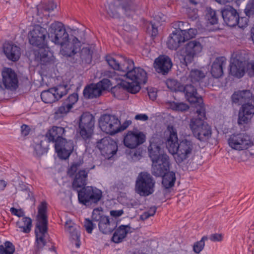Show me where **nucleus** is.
Instances as JSON below:
<instances>
[{
	"instance_id": "nucleus-1",
	"label": "nucleus",
	"mask_w": 254,
	"mask_h": 254,
	"mask_svg": "<svg viewBox=\"0 0 254 254\" xmlns=\"http://www.w3.org/2000/svg\"><path fill=\"white\" fill-rule=\"evenodd\" d=\"M167 131L169 134L166 142V147L170 153L176 155L175 158L177 162L182 163L192 153L194 144L187 139L182 140L179 143L177 130L172 126L167 127Z\"/></svg>"
},
{
	"instance_id": "nucleus-2",
	"label": "nucleus",
	"mask_w": 254,
	"mask_h": 254,
	"mask_svg": "<svg viewBox=\"0 0 254 254\" xmlns=\"http://www.w3.org/2000/svg\"><path fill=\"white\" fill-rule=\"evenodd\" d=\"M47 205L46 201H42L38 207V222L35 229L36 240L34 254H39L47 243L46 238L48 235Z\"/></svg>"
},
{
	"instance_id": "nucleus-3",
	"label": "nucleus",
	"mask_w": 254,
	"mask_h": 254,
	"mask_svg": "<svg viewBox=\"0 0 254 254\" xmlns=\"http://www.w3.org/2000/svg\"><path fill=\"white\" fill-rule=\"evenodd\" d=\"M149 156L152 162V172L155 176H160L170 169L169 156L158 143L151 142L148 148Z\"/></svg>"
},
{
	"instance_id": "nucleus-4",
	"label": "nucleus",
	"mask_w": 254,
	"mask_h": 254,
	"mask_svg": "<svg viewBox=\"0 0 254 254\" xmlns=\"http://www.w3.org/2000/svg\"><path fill=\"white\" fill-rule=\"evenodd\" d=\"M123 72V76L127 80L135 82L141 84L146 83L147 73L140 67H135L132 60L124 56V60L120 63V70Z\"/></svg>"
},
{
	"instance_id": "nucleus-5",
	"label": "nucleus",
	"mask_w": 254,
	"mask_h": 254,
	"mask_svg": "<svg viewBox=\"0 0 254 254\" xmlns=\"http://www.w3.org/2000/svg\"><path fill=\"white\" fill-rule=\"evenodd\" d=\"M205 116L202 117L197 114V117L192 118L189 126L194 136L201 142H207L211 137L212 130L210 126L204 121Z\"/></svg>"
},
{
	"instance_id": "nucleus-6",
	"label": "nucleus",
	"mask_w": 254,
	"mask_h": 254,
	"mask_svg": "<svg viewBox=\"0 0 254 254\" xmlns=\"http://www.w3.org/2000/svg\"><path fill=\"white\" fill-rule=\"evenodd\" d=\"M111 74V75H109L110 77L116 80H121L120 83L111 88V93L115 97L119 99H122L126 90L132 94L136 93L140 90L141 84L129 80L125 81L120 78H118L115 71L112 72Z\"/></svg>"
},
{
	"instance_id": "nucleus-7",
	"label": "nucleus",
	"mask_w": 254,
	"mask_h": 254,
	"mask_svg": "<svg viewBox=\"0 0 254 254\" xmlns=\"http://www.w3.org/2000/svg\"><path fill=\"white\" fill-rule=\"evenodd\" d=\"M155 181L152 177L146 172L140 173L136 181V192L141 196H148L154 191Z\"/></svg>"
},
{
	"instance_id": "nucleus-8",
	"label": "nucleus",
	"mask_w": 254,
	"mask_h": 254,
	"mask_svg": "<svg viewBox=\"0 0 254 254\" xmlns=\"http://www.w3.org/2000/svg\"><path fill=\"white\" fill-rule=\"evenodd\" d=\"M77 192L79 202L85 205L98 202L102 195L101 190L90 186L83 187Z\"/></svg>"
},
{
	"instance_id": "nucleus-9",
	"label": "nucleus",
	"mask_w": 254,
	"mask_h": 254,
	"mask_svg": "<svg viewBox=\"0 0 254 254\" xmlns=\"http://www.w3.org/2000/svg\"><path fill=\"white\" fill-rule=\"evenodd\" d=\"M49 38L55 44L61 45L69 39V35L61 22H54L49 28Z\"/></svg>"
},
{
	"instance_id": "nucleus-10",
	"label": "nucleus",
	"mask_w": 254,
	"mask_h": 254,
	"mask_svg": "<svg viewBox=\"0 0 254 254\" xmlns=\"http://www.w3.org/2000/svg\"><path fill=\"white\" fill-rule=\"evenodd\" d=\"M95 124V118L89 113H84L80 117L79 122V134L84 140L91 137Z\"/></svg>"
},
{
	"instance_id": "nucleus-11",
	"label": "nucleus",
	"mask_w": 254,
	"mask_h": 254,
	"mask_svg": "<svg viewBox=\"0 0 254 254\" xmlns=\"http://www.w3.org/2000/svg\"><path fill=\"white\" fill-rule=\"evenodd\" d=\"M185 97L190 103L196 104V113L199 116H205V108L202 97L198 95L196 88L191 84H187L184 88Z\"/></svg>"
},
{
	"instance_id": "nucleus-12",
	"label": "nucleus",
	"mask_w": 254,
	"mask_h": 254,
	"mask_svg": "<svg viewBox=\"0 0 254 254\" xmlns=\"http://www.w3.org/2000/svg\"><path fill=\"white\" fill-rule=\"evenodd\" d=\"M119 5L111 3L107 10L108 14L113 17L118 18L120 16L119 10L120 8L127 16L131 15L135 10V5L131 0H117Z\"/></svg>"
},
{
	"instance_id": "nucleus-13",
	"label": "nucleus",
	"mask_w": 254,
	"mask_h": 254,
	"mask_svg": "<svg viewBox=\"0 0 254 254\" xmlns=\"http://www.w3.org/2000/svg\"><path fill=\"white\" fill-rule=\"evenodd\" d=\"M119 125V119L115 115L105 114L99 119V126L101 130L110 135L118 133Z\"/></svg>"
},
{
	"instance_id": "nucleus-14",
	"label": "nucleus",
	"mask_w": 254,
	"mask_h": 254,
	"mask_svg": "<svg viewBox=\"0 0 254 254\" xmlns=\"http://www.w3.org/2000/svg\"><path fill=\"white\" fill-rule=\"evenodd\" d=\"M47 31L46 29L37 25L33 27L28 34L29 43L38 48H43L47 46L46 40Z\"/></svg>"
},
{
	"instance_id": "nucleus-15",
	"label": "nucleus",
	"mask_w": 254,
	"mask_h": 254,
	"mask_svg": "<svg viewBox=\"0 0 254 254\" xmlns=\"http://www.w3.org/2000/svg\"><path fill=\"white\" fill-rule=\"evenodd\" d=\"M228 142L229 146L232 149L239 151L246 150L253 145L250 136L244 133L231 134Z\"/></svg>"
},
{
	"instance_id": "nucleus-16",
	"label": "nucleus",
	"mask_w": 254,
	"mask_h": 254,
	"mask_svg": "<svg viewBox=\"0 0 254 254\" xmlns=\"http://www.w3.org/2000/svg\"><path fill=\"white\" fill-rule=\"evenodd\" d=\"M202 50L201 43L197 41L193 40L188 43L181 55V59L185 64L191 63L193 61L194 58L199 54Z\"/></svg>"
},
{
	"instance_id": "nucleus-17",
	"label": "nucleus",
	"mask_w": 254,
	"mask_h": 254,
	"mask_svg": "<svg viewBox=\"0 0 254 254\" xmlns=\"http://www.w3.org/2000/svg\"><path fill=\"white\" fill-rule=\"evenodd\" d=\"M96 147L106 158L110 159L118 150L117 142L109 136L105 137L96 142Z\"/></svg>"
},
{
	"instance_id": "nucleus-18",
	"label": "nucleus",
	"mask_w": 254,
	"mask_h": 254,
	"mask_svg": "<svg viewBox=\"0 0 254 254\" xmlns=\"http://www.w3.org/2000/svg\"><path fill=\"white\" fill-rule=\"evenodd\" d=\"M145 141V135L136 129L128 131L124 135V145L130 149L136 148L144 143Z\"/></svg>"
},
{
	"instance_id": "nucleus-19",
	"label": "nucleus",
	"mask_w": 254,
	"mask_h": 254,
	"mask_svg": "<svg viewBox=\"0 0 254 254\" xmlns=\"http://www.w3.org/2000/svg\"><path fill=\"white\" fill-rule=\"evenodd\" d=\"M2 85L4 87L14 90L18 86V79L16 73L11 68L4 67L1 71Z\"/></svg>"
},
{
	"instance_id": "nucleus-20",
	"label": "nucleus",
	"mask_w": 254,
	"mask_h": 254,
	"mask_svg": "<svg viewBox=\"0 0 254 254\" xmlns=\"http://www.w3.org/2000/svg\"><path fill=\"white\" fill-rule=\"evenodd\" d=\"M78 100L77 93H74L70 95L63 102L62 105L58 108L55 113V118L60 119L65 116L73 108V106Z\"/></svg>"
},
{
	"instance_id": "nucleus-21",
	"label": "nucleus",
	"mask_w": 254,
	"mask_h": 254,
	"mask_svg": "<svg viewBox=\"0 0 254 254\" xmlns=\"http://www.w3.org/2000/svg\"><path fill=\"white\" fill-rule=\"evenodd\" d=\"M55 148L59 157L66 160L73 152V141L71 140H67L64 138L60 142L55 144Z\"/></svg>"
},
{
	"instance_id": "nucleus-22",
	"label": "nucleus",
	"mask_w": 254,
	"mask_h": 254,
	"mask_svg": "<svg viewBox=\"0 0 254 254\" xmlns=\"http://www.w3.org/2000/svg\"><path fill=\"white\" fill-rule=\"evenodd\" d=\"M80 42L75 37L61 45L60 52L64 56L72 57L80 50Z\"/></svg>"
},
{
	"instance_id": "nucleus-23",
	"label": "nucleus",
	"mask_w": 254,
	"mask_h": 254,
	"mask_svg": "<svg viewBox=\"0 0 254 254\" xmlns=\"http://www.w3.org/2000/svg\"><path fill=\"white\" fill-rule=\"evenodd\" d=\"M172 66L171 59L167 56L161 55L154 62V67L156 72L162 75L167 74Z\"/></svg>"
},
{
	"instance_id": "nucleus-24",
	"label": "nucleus",
	"mask_w": 254,
	"mask_h": 254,
	"mask_svg": "<svg viewBox=\"0 0 254 254\" xmlns=\"http://www.w3.org/2000/svg\"><path fill=\"white\" fill-rule=\"evenodd\" d=\"M221 13L224 22L228 26L234 27L237 25L239 13L233 7L226 5L221 9Z\"/></svg>"
},
{
	"instance_id": "nucleus-25",
	"label": "nucleus",
	"mask_w": 254,
	"mask_h": 254,
	"mask_svg": "<svg viewBox=\"0 0 254 254\" xmlns=\"http://www.w3.org/2000/svg\"><path fill=\"white\" fill-rule=\"evenodd\" d=\"M35 59L41 64L48 65L53 62L54 57L47 46L35 52Z\"/></svg>"
},
{
	"instance_id": "nucleus-26",
	"label": "nucleus",
	"mask_w": 254,
	"mask_h": 254,
	"mask_svg": "<svg viewBox=\"0 0 254 254\" xmlns=\"http://www.w3.org/2000/svg\"><path fill=\"white\" fill-rule=\"evenodd\" d=\"M3 51L6 58L12 62L17 61L20 57V48L11 42H5L3 45Z\"/></svg>"
},
{
	"instance_id": "nucleus-27",
	"label": "nucleus",
	"mask_w": 254,
	"mask_h": 254,
	"mask_svg": "<svg viewBox=\"0 0 254 254\" xmlns=\"http://www.w3.org/2000/svg\"><path fill=\"white\" fill-rule=\"evenodd\" d=\"M65 130L61 127L53 126L46 134V137L49 142L57 144L64 138Z\"/></svg>"
},
{
	"instance_id": "nucleus-28",
	"label": "nucleus",
	"mask_w": 254,
	"mask_h": 254,
	"mask_svg": "<svg viewBox=\"0 0 254 254\" xmlns=\"http://www.w3.org/2000/svg\"><path fill=\"white\" fill-rule=\"evenodd\" d=\"M226 64V59L225 58L223 57L217 58L211 65L210 72L212 76L215 78H218L222 76L223 74V68Z\"/></svg>"
},
{
	"instance_id": "nucleus-29",
	"label": "nucleus",
	"mask_w": 254,
	"mask_h": 254,
	"mask_svg": "<svg viewBox=\"0 0 254 254\" xmlns=\"http://www.w3.org/2000/svg\"><path fill=\"white\" fill-rule=\"evenodd\" d=\"M180 32L179 31H174L169 35L167 42L169 49L176 50L182 43L185 42L184 37H182Z\"/></svg>"
},
{
	"instance_id": "nucleus-30",
	"label": "nucleus",
	"mask_w": 254,
	"mask_h": 254,
	"mask_svg": "<svg viewBox=\"0 0 254 254\" xmlns=\"http://www.w3.org/2000/svg\"><path fill=\"white\" fill-rule=\"evenodd\" d=\"M88 172L85 170H80L76 174L72 186L74 190L77 191L78 188L85 187L87 184Z\"/></svg>"
},
{
	"instance_id": "nucleus-31",
	"label": "nucleus",
	"mask_w": 254,
	"mask_h": 254,
	"mask_svg": "<svg viewBox=\"0 0 254 254\" xmlns=\"http://www.w3.org/2000/svg\"><path fill=\"white\" fill-rule=\"evenodd\" d=\"M130 229L129 225H121L117 228L113 234L112 240L115 243H120L123 241Z\"/></svg>"
},
{
	"instance_id": "nucleus-32",
	"label": "nucleus",
	"mask_w": 254,
	"mask_h": 254,
	"mask_svg": "<svg viewBox=\"0 0 254 254\" xmlns=\"http://www.w3.org/2000/svg\"><path fill=\"white\" fill-rule=\"evenodd\" d=\"M98 227L103 234L111 233L116 227L114 222L110 221L108 216H104L99 221Z\"/></svg>"
},
{
	"instance_id": "nucleus-33",
	"label": "nucleus",
	"mask_w": 254,
	"mask_h": 254,
	"mask_svg": "<svg viewBox=\"0 0 254 254\" xmlns=\"http://www.w3.org/2000/svg\"><path fill=\"white\" fill-rule=\"evenodd\" d=\"M242 63H238L237 61H231L230 64V74L232 76L237 77H242L245 73V66L242 64Z\"/></svg>"
},
{
	"instance_id": "nucleus-34",
	"label": "nucleus",
	"mask_w": 254,
	"mask_h": 254,
	"mask_svg": "<svg viewBox=\"0 0 254 254\" xmlns=\"http://www.w3.org/2000/svg\"><path fill=\"white\" fill-rule=\"evenodd\" d=\"M83 94L85 98L93 99L99 97L102 91L97 84H91L84 88Z\"/></svg>"
},
{
	"instance_id": "nucleus-35",
	"label": "nucleus",
	"mask_w": 254,
	"mask_h": 254,
	"mask_svg": "<svg viewBox=\"0 0 254 254\" xmlns=\"http://www.w3.org/2000/svg\"><path fill=\"white\" fill-rule=\"evenodd\" d=\"M252 93L249 90H244L242 91H238L232 96V99L233 102L237 103L239 102L246 101L250 98H252L253 101L254 102L253 97Z\"/></svg>"
},
{
	"instance_id": "nucleus-36",
	"label": "nucleus",
	"mask_w": 254,
	"mask_h": 254,
	"mask_svg": "<svg viewBox=\"0 0 254 254\" xmlns=\"http://www.w3.org/2000/svg\"><path fill=\"white\" fill-rule=\"evenodd\" d=\"M16 226L20 229V231L29 233L32 228V220L28 217L24 216L17 221Z\"/></svg>"
},
{
	"instance_id": "nucleus-37",
	"label": "nucleus",
	"mask_w": 254,
	"mask_h": 254,
	"mask_svg": "<svg viewBox=\"0 0 254 254\" xmlns=\"http://www.w3.org/2000/svg\"><path fill=\"white\" fill-rule=\"evenodd\" d=\"M163 177L162 184L165 189H169L173 187L176 181L175 173L172 171L165 172Z\"/></svg>"
},
{
	"instance_id": "nucleus-38",
	"label": "nucleus",
	"mask_w": 254,
	"mask_h": 254,
	"mask_svg": "<svg viewBox=\"0 0 254 254\" xmlns=\"http://www.w3.org/2000/svg\"><path fill=\"white\" fill-rule=\"evenodd\" d=\"M124 60V56L118 55L116 57L107 56L106 61L109 65L113 69L120 70V63Z\"/></svg>"
},
{
	"instance_id": "nucleus-39",
	"label": "nucleus",
	"mask_w": 254,
	"mask_h": 254,
	"mask_svg": "<svg viewBox=\"0 0 254 254\" xmlns=\"http://www.w3.org/2000/svg\"><path fill=\"white\" fill-rule=\"evenodd\" d=\"M65 230L69 233L73 239L78 240L80 237V234L77 230L76 226L71 220H67L64 226Z\"/></svg>"
},
{
	"instance_id": "nucleus-40",
	"label": "nucleus",
	"mask_w": 254,
	"mask_h": 254,
	"mask_svg": "<svg viewBox=\"0 0 254 254\" xmlns=\"http://www.w3.org/2000/svg\"><path fill=\"white\" fill-rule=\"evenodd\" d=\"M67 85H60L54 88H51L56 97L57 101L62 98L67 93Z\"/></svg>"
},
{
	"instance_id": "nucleus-41",
	"label": "nucleus",
	"mask_w": 254,
	"mask_h": 254,
	"mask_svg": "<svg viewBox=\"0 0 254 254\" xmlns=\"http://www.w3.org/2000/svg\"><path fill=\"white\" fill-rule=\"evenodd\" d=\"M167 105L168 108L175 111L185 112L189 109V106L187 104L182 102H169Z\"/></svg>"
},
{
	"instance_id": "nucleus-42",
	"label": "nucleus",
	"mask_w": 254,
	"mask_h": 254,
	"mask_svg": "<svg viewBox=\"0 0 254 254\" xmlns=\"http://www.w3.org/2000/svg\"><path fill=\"white\" fill-rule=\"evenodd\" d=\"M54 93L51 91V88L43 91L41 93V98L45 103L51 104L57 101Z\"/></svg>"
},
{
	"instance_id": "nucleus-43",
	"label": "nucleus",
	"mask_w": 254,
	"mask_h": 254,
	"mask_svg": "<svg viewBox=\"0 0 254 254\" xmlns=\"http://www.w3.org/2000/svg\"><path fill=\"white\" fill-rule=\"evenodd\" d=\"M14 252L15 247L9 241H6L0 245V254H13Z\"/></svg>"
},
{
	"instance_id": "nucleus-44",
	"label": "nucleus",
	"mask_w": 254,
	"mask_h": 254,
	"mask_svg": "<svg viewBox=\"0 0 254 254\" xmlns=\"http://www.w3.org/2000/svg\"><path fill=\"white\" fill-rule=\"evenodd\" d=\"M205 74L201 70L198 69H192L190 72L189 78L192 83L198 82L205 77Z\"/></svg>"
},
{
	"instance_id": "nucleus-45",
	"label": "nucleus",
	"mask_w": 254,
	"mask_h": 254,
	"mask_svg": "<svg viewBox=\"0 0 254 254\" xmlns=\"http://www.w3.org/2000/svg\"><path fill=\"white\" fill-rule=\"evenodd\" d=\"M245 53L242 51H237L232 55L231 61H237L238 63L241 62L242 64L246 65Z\"/></svg>"
},
{
	"instance_id": "nucleus-46",
	"label": "nucleus",
	"mask_w": 254,
	"mask_h": 254,
	"mask_svg": "<svg viewBox=\"0 0 254 254\" xmlns=\"http://www.w3.org/2000/svg\"><path fill=\"white\" fill-rule=\"evenodd\" d=\"M205 17L207 20L212 25L215 24L218 22V18L216 16V11L211 8L207 9V13Z\"/></svg>"
},
{
	"instance_id": "nucleus-47",
	"label": "nucleus",
	"mask_w": 254,
	"mask_h": 254,
	"mask_svg": "<svg viewBox=\"0 0 254 254\" xmlns=\"http://www.w3.org/2000/svg\"><path fill=\"white\" fill-rule=\"evenodd\" d=\"M197 32V30L195 28H191L190 27L187 28V30L182 34V37H184L185 42L194 38Z\"/></svg>"
},
{
	"instance_id": "nucleus-48",
	"label": "nucleus",
	"mask_w": 254,
	"mask_h": 254,
	"mask_svg": "<svg viewBox=\"0 0 254 254\" xmlns=\"http://www.w3.org/2000/svg\"><path fill=\"white\" fill-rule=\"evenodd\" d=\"M208 239L207 237L203 236L201 239L194 244L193 250L196 253L199 254L203 249L205 245V241Z\"/></svg>"
},
{
	"instance_id": "nucleus-49",
	"label": "nucleus",
	"mask_w": 254,
	"mask_h": 254,
	"mask_svg": "<svg viewBox=\"0 0 254 254\" xmlns=\"http://www.w3.org/2000/svg\"><path fill=\"white\" fill-rule=\"evenodd\" d=\"M82 164L81 162H77L73 163L67 170V175L70 178L73 177L76 175V173L79 167Z\"/></svg>"
},
{
	"instance_id": "nucleus-50",
	"label": "nucleus",
	"mask_w": 254,
	"mask_h": 254,
	"mask_svg": "<svg viewBox=\"0 0 254 254\" xmlns=\"http://www.w3.org/2000/svg\"><path fill=\"white\" fill-rule=\"evenodd\" d=\"M97 85L100 88L101 91L109 89L112 86L111 81L107 78H104L100 82H98Z\"/></svg>"
},
{
	"instance_id": "nucleus-51",
	"label": "nucleus",
	"mask_w": 254,
	"mask_h": 254,
	"mask_svg": "<svg viewBox=\"0 0 254 254\" xmlns=\"http://www.w3.org/2000/svg\"><path fill=\"white\" fill-rule=\"evenodd\" d=\"M166 85L168 88L172 91H177L179 90L180 83L176 80H167L166 81Z\"/></svg>"
},
{
	"instance_id": "nucleus-52",
	"label": "nucleus",
	"mask_w": 254,
	"mask_h": 254,
	"mask_svg": "<svg viewBox=\"0 0 254 254\" xmlns=\"http://www.w3.org/2000/svg\"><path fill=\"white\" fill-rule=\"evenodd\" d=\"M245 12L249 17L254 15V0H249L245 9Z\"/></svg>"
},
{
	"instance_id": "nucleus-53",
	"label": "nucleus",
	"mask_w": 254,
	"mask_h": 254,
	"mask_svg": "<svg viewBox=\"0 0 254 254\" xmlns=\"http://www.w3.org/2000/svg\"><path fill=\"white\" fill-rule=\"evenodd\" d=\"M175 25L177 27L175 31H181V34H182L184 32L187 30V28L190 27V25L188 22L183 21H178Z\"/></svg>"
},
{
	"instance_id": "nucleus-54",
	"label": "nucleus",
	"mask_w": 254,
	"mask_h": 254,
	"mask_svg": "<svg viewBox=\"0 0 254 254\" xmlns=\"http://www.w3.org/2000/svg\"><path fill=\"white\" fill-rule=\"evenodd\" d=\"M84 226L88 233H92L94 227V225L91 220L89 219H85L84 221Z\"/></svg>"
},
{
	"instance_id": "nucleus-55",
	"label": "nucleus",
	"mask_w": 254,
	"mask_h": 254,
	"mask_svg": "<svg viewBox=\"0 0 254 254\" xmlns=\"http://www.w3.org/2000/svg\"><path fill=\"white\" fill-rule=\"evenodd\" d=\"M237 21L238 24H237V25L241 28H244L248 26L249 19L246 17L240 18L239 16V18L237 19Z\"/></svg>"
},
{
	"instance_id": "nucleus-56",
	"label": "nucleus",
	"mask_w": 254,
	"mask_h": 254,
	"mask_svg": "<svg viewBox=\"0 0 254 254\" xmlns=\"http://www.w3.org/2000/svg\"><path fill=\"white\" fill-rule=\"evenodd\" d=\"M131 121L130 120H126L122 125L121 124V122L119 120V125L118 127V133L124 131L126 129L128 126L131 125Z\"/></svg>"
},
{
	"instance_id": "nucleus-57",
	"label": "nucleus",
	"mask_w": 254,
	"mask_h": 254,
	"mask_svg": "<svg viewBox=\"0 0 254 254\" xmlns=\"http://www.w3.org/2000/svg\"><path fill=\"white\" fill-rule=\"evenodd\" d=\"M10 211L12 214L15 215L18 217H24V212L21 209H16L14 207H11L10 209Z\"/></svg>"
},
{
	"instance_id": "nucleus-58",
	"label": "nucleus",
	"mask_w": 254,
	"mask_h": 254,
	"mask_svg": "<svg viewBox=\"0 0 254 254\" xmlns=\"http://www.w3.org/2000/svg\"><path fill=\"white\" fill-rule=\"evenodd\" d=\"M103 216H104V215H101L98 209H95L93 210L92 215V218L93 220L99 221Z\"/></svg>"
},
{
	"instance_id": "nucleus-59",
	"label": "nucleus",
	"mask_w": 254,
	"mask_h": 254,
	"mask_svg": "<svg viewBox=\"0 0 254 254\" xmlns=\"http://www.w3.org/2000/svg\"><path fill=\"white\" fill-rule=\"evenodd\" d=\"M247 72L251 77H254V61L249 62L247 64Z\"/></svg>"
},
{
	"instance_id": "nucleus-60",
	"label": "nucleus",
	"mask_w": 254,
	"mask_h": 254,
	"mask_svg": "<svg viewBox=\"0 0 254 254\" xmlns=\"http://www.w3.org/2000/svg\"><path fill=\"white\" fill-rule=\"evenodd\" d=\"M30 130V127L26 125L23 124L21 126V133L23 136L28 135L29 134Z\"/></svg>"
},
{
	"instance_id": "nucleus-61",
	"label": "nucleus",
	"mask_w": 254,
	"mask_h": 254,
	"mask_svg": "<svg viewBox=\"0 0 254 254\" xmlns=\"http://www.w3.org/2000/svg\"><path fill=\"white\" fill-rule=\"evenodd\" d=\"M223 235L220 234H213L210 236L209 239L213 242H220L223 240Z\"/></svg>"
},
{
	"instance_id": "nucleus-62",
	"label": "nucleus",
	"mask_w": 254,
	"mask_h": 254,
	"mask_svg": "<svg viewBox=\"0 0 254 254\" xmlns=\"http://www.w3.org/2000/svg\"><path fill=\"white\" fill-rule=\"evenodd\" d=\"M110 214L111 216L116 218L122 216L124 214V211L122 209L118 210H113L110 211Z\"/></svg>"
},
{
	"instance_id": "nucleus-63",
	"label": "nucleus",
	"mask_w": 254,
	"mask_h": 254,
	"mask_svg": "<svg viewBox=\"0 0 254 254\" xmlns=\"http://www.w3.org/2000/svg\"><path fill=\"white\" fill-rule=\"evenodd\" d=\"M148 94L151 100L153 101L156 99L157 97V92L154 89H150L148 91Z\"/></svg>"
},
{
	"instance_id": "nucleus-64",
	"label": "nucleus",
	"mask_w": 254,
	"mask_h": 254,
	"mask_svg": "<svg viewBox=\"0 0 254 254\" xmlns=\"http://www.w3.org/2000/svg\"><path fill=\"white\" fill-rule=\"evenodd\" d=\"M134 119L136 120L146 121L148 120V117L146 114H140L136 115Z\"/></svg>"
}]
</instances>
